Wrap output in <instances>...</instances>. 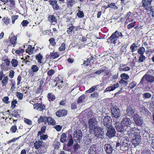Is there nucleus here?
Wrapping results in <instances>:
<instances>
[{"mask_svg":"<svg viewBox=\"0 0 154 154\" xmlns=\"http://www.w3.org/2000/svg\"><path fill=\"white\" fill-rule=\"evenodd\" d=\"M123 36L122 32H119L118 30H116L107 39V42L110 44L115 45L117 43L118 39L119 37H120L122 38Z\"/></svg>","mask_w":154,"mask_h":154,"instance_id":"f257e3e1","label":"nucleus"},{"mask_svg":"<svg viewBox=\"0 0 154 154\" xmlns=\"http://www.w3.org/2000/svg\"><path fill=\"white\" fill-rule=\"evenodd\" d=\"M94 133L95 136L98 138L102 139L104 137V133L102 128L98 126L94 127Z\"/></svg>","mask_w":154,"mask_h":154,"instance_id":"f03ea898","label":"nucleus"},{"mask_svg":"<svg viewBox=\"0 0 154 154\" xmlns=\"http://www.w3.org/2000/svg\"><path fill=\"white\" fill-rule=\"evenodd\" d=\"M126 131L127 132V134L130 137L135 135L137 134H139L140 130L136 128L130 127L126 128Z\"/></svg>","mask_w":154,"mask_h":154,"instance_id":"7ed1b4c3","label":"nucleus"},{"mask_svg":"<svg viewBox=\"0 0 154 154\" xmlns=\"http://www.w3.org/2000/svg\"><path fill=\"white\" fill-rule=\"evenodd\" d=\"M145 79L148 82L152 83L154 82V77L153 76L148 74H145L142 78L140 84H143V82L144 81Z\"/></svg>","mask_w":154,"mask_h":154,"instance_id":"20e7f679","label":"nucleus"},{"mask_svg":"<svg viewBox=\"0 0 154 154\" xmlns=\"http://www.w3.org/2000/svg\"><path fill=\"white\" fill-rule=\"evenodd\" d=\"M122 124L127 128L132 127V125H134L131 120L129 118L127 117L124 118L121 121Z\"/></svg>","mask_w":154,"mask_h":154,"instance_id":"39448f33","label":"nucleus"},{"mask_svg":"<svg viewBox=\"0 0 154 154\" xmlns=\"http://www.w3.org/2000/svg\"><path fill=\"white\" fill-rule=\"evenodd\" d=\"M112 119L111 117L108 116H105L103 119L104 125L106 128H110L111 125Z\"/></svg>","mask_w":154,"mask_h":154,"instance_id":"423d86ee","label":"nucleus"},{"mask_svg":"<svg viewBox=\"0 0 154 154\" xmlns=\"http://www.w3.org/2000/svg\"><path fill=\"white\" fill-rule=\"evenodd\" d=\"M128 142L125 138L122 137L120 141V149L124 151L128 149Z\"/></svg>","mask_w":154,"mask_h":154,"instance_id":"0eeeda50","label":"nucleus"},{"mask_svg":"<svg viewBox=\"0 0 154 154\" xmlns=\"http://www.w3.org/2000/svg\"><path fill=\"white\" fill-rule=\"evenodd\" d=\"M9 39L10 44H9L8 46L13 45V47H15L17 43V36H15L14 33L12 32L11 34V36L9 37Z\"/></svg>","mask_w":154,"mask_h":154,"instance_id":"6e6552de","label":"nucleus"},{"mask_svg":"<svg viewBox=\"0 0 154 154\" xmlns=\"http://www.w3.org/2000/svg\"><path fill=\"white\" fill-rule=\"evenodd\" d=\"M141 140V136L139 134H137L133 136L132 140V143L135 146L140 143Z\"/></svg>","mask_w":154,"mask_h":154,"instance_id":"1a4fd4ad","label":"nucleus"},{"mask_svg":"<svg viewBox=\"0 0 154 154\" xmlns=\"http://www.w3.org/2000/svg\"><path fill=\"white\" fill-rule=\"evenodd\" d=\"M97 121L94 118H91L89 119L88 121V125L89 129L91 130H93L94 127H96Z\"/></svg>","mask_w":154,"mask_h":154,"instance_id":"9d476101","label":"nucleus"},{"mask_svg":"<svg viewBox=\"0 0 154 154\" xmlns=\"http://www.w3.org/2000/svg\"><path fill=\"white\" fill-rule=\"evenodd\" d=\"M133 119L135 124L140 126L143 124V120L142 118L137 114H134Z\"/></svg>","mask_w":154,"mask_h":154,"instance_id":"9b49d317","label":"nucleus"},{"mask_svg":"<svg viewBox=\"0 0 154 154\" xmlns=\"http://www.w3.org/2000/svg\"><path fill=\"white\" fill-rule=\"evenodd\" d=\"M104 148L107 154H113L115 152L113 147L110 144H106L104 145Z\"/></svg>","mask_w":154,"mask_h":154,"instance_id":"f8f14e48","label":"nucleus"},{"mask_svg":"<svg viewBox=\"0 0 154 154\" xmlns=\"http://www.w3.org/2000/svg\"><path fill=\"white\" fill-rule=\"evenodd\" d=\"M152 1L153 0H142V6L147 11L149 10L150 8L149 6L151 4Z\"/></svg>","mask_w":154,"mask_h":154,"instance_id":"ddd939ff","label":"nucleus"},{"mask_svg":"<svg viewBox=\"0 0 154 154\" xmlns=\"http://www.w3.org/2000/svg\"><path fill=\"white\" fill-rule=\"evenodd\" d=\"M108 129L107 131L106 135L109 138H112L115 136L116 131L115 129L113 128L112 126L110 128H107Z\"/></svg>","mask_w":154,"mask_h":154,"instance_id":"4468645a","label":"nucleus"},{"mask_svg":"<svg viewBox=\"0 0 154 154\" xmlns=\"http://www.w3.org/2000/svg\"><path fill=\"white\" fill-rule=\"evenodd\" d=\"M115 125L117 131L118 132H123L125 129H126L125 127L122 124L121 122L120 124L119 122H116Z\"/></svg>","mask_w":154,"mask_h":154,"instance_id":"2eb2a0df","label":"nucleus"},{"mask_svg":"<svg viewBox=\"0 0 154 154\" xmlns=\"http://www.w3.org/2000/svg\"><path fill=\"white\" fill-rule=\"evenodd\" d=\"M116 107H117V106ZM111 110L112 114L115 118H118L120 116L121 114L120 113V110L118 108L113 107L111 108Z\"/></svg>","mask_w":154,"mask_h":154,"instance_id":"dca6fc26","label":"nucleus"},{"mask_svg":"<svg viewBox=\"0 0 154 154\" xmlns=\"http://www.w3.org/2000/svg\"><path fill=\"white\" fill-rule=\"evenodd\" d=\"M82 134L80 131L75 132L73 134V137L75 140L79 142L82 138Z\"/></svg>","mask_w":154,"mask_h":154,"instance_id":"f3484780","label":"nucleus"},{"mask_svg":"<svg viewBox=\"0 0 154 154\" xmlns=\"http://www.w3.org/2000/svg\"><path fill=\"white\" fill-rule=\"evenodd\" d=\"M49 2L54 10H57L60 9V7L58 5L57 1L56 0H50Z\"/></svg>","mask_w":154,"mask_h":154,"instance_id":"a211bd4d","label":"nucleus"},{"mask_svg":"<svg viewBox=\"0 0 154 154\" xmlns=\"http://www.w3.org/2000/svg\"><path fill=\"white\" fill-rule=\"evenodd\" d=\"M147 140L148 142L151 143L150 146L154 149V136L152 134H148L147 136Z\"/></svg>","mask_w":154,"mask_h":154,"instance_id":"6ab92c4d","label":"nucleus"},{"mask_svg":"<svg viewBox=\"0 0 154 154\" xmlns=\"http://www.w3.org/2000/svg\"><path fill=\"white\" fill-rule=\"evenodd\" d=\"M39 70V67L35 65L32 66L31 69L29 71V74L32 75H33L35 73L37 72Z\"/></svg>","mask_w":154,"mask_h":154,"instance_id":"aec40b11","label":"nucleus"},{"mask_svg":"<svg viewBox=\"0 0 154 154\" xmlns=\"http://www.w3.org/2000/svg\"><path fill=\"white\" fill-rule=\"evenodd\" d=\"M119 84L118 83L113 85L111 86H110L107 87L104 91V93L108 92L113 91L115 90L116 88L119 87Z\"/></svg>","mask_w":154,"mask_h":154,"instance_id":"412c9836","label":"nucleus"},{"mask_svg":"<svg viewBox=\"0 0 154 154\" xmlns=\"http://www.w3.org/2000/svg\"><path fill=\"white\" fill-rule=\"evenodd\" d=\"M48 19L53 25H54L57 23V20L55 16L54 15H49L48 17Z\"/></svg>","mask_w":154,"mask_h":154,"instance_id":"4be33fe9","label":"nucleus"},{"mask_svg":"<svg viewBox=\"0 0 154 154\" xmlns=\"http://www.w3.org/2000/svg\"><path fill=\"white\" fill-rule=\"evenodd\" d=\"M55 81L56 82V83L55 85V86H57V85H59L58 87H60L59 86L62 87V85L63 82L62 79H61V76L60 75H59L57 77H56L54 79Z\"/></svg>","mask_w":154,"mask_h":154,"instance_id":"5701e85b","label":"nucleus"},{"mask_svg":"<svg viewBox=\"0 0 154 154\" xmlns=\"http://www.w3.org/2000/svg\"><path fill=\"white\" fill-rule=\"evenodd\" d=\"M46 121L48 125H54L56 124L55 120L51 117H47Z\"/></svg>","mask_w":154,"mask_h":154,"instance_id":"b1692460","label":"nucleus"},{"mask_svg":"<svg viewBox=\"0 0 154 154\" xmlns=\"http://www.w3.org/2000/svg\"><path fill=\"white\" fill-rule=\"evenodd\" d=\"M43 142L41 140L36 141L34 143V147L36 149H38L40 147L42 146V143Z\"/></svg>","mask_w":154,"mask_h":154,"instance_id":"393cba45","label":"nucleus"},{"mask_svg":"<svg viewBox=\"0 0 154 154\" xmlns=\"http://www.w3.org/2000/svg\"><path fill=\"white\" fill-rule=\"evenodd\" d=\"M127 114L130 117H132L134 116L133 114L134 111L131 106H128L126 110Z\"/></svg>","mask_w":154,"mask_h":154,"instance_id":"a878e982","label":"nucleus"},{"mask_svg":"<svg viewBox=\"0 0 154 154\" xmlns=\"http://www.w3.org/2000/svg\"><path fill=\"white\" fill-rule=\"evenodd\" d=\"M96 146L95 145H92L91 146L88 151L90 154H96Z\"/></svg>","mask_w":154,"mask_h":154,"instance_id":"bb28decb","label":"nucleus"},{"mask_svg":"<svg viewBox=\"0 0 154 154\" xmlns=\"http://www.w3.org/2000/svg\"><path fill=\"white\" fill-rule=\"evenodd\" d=\"M126 65H123V64H121L119 67V69L120 72L121 71H128L130 69V68L128 66L122 68L123 66H125Z\"/></svg>","mask_w":154,"mask_h":154,"instance_id":"cd10ccee","label":"nucleus"},{"mask_svg":"<svg viewBox=\"0 0 154 154\" xmlns=\"http://www.w3.org/2000/svg\"><path fill=\"white\" fill-rule=\"evenodd\" d=\"M130 14L128 13L127 15V18L126 20V21L125 22V24H127L128 23L132 22L133 21V16L131 15V13L130 12Z\"/></svg>","mask_w":154,"mask_h":154,"instance_id":"c85d7f7f","label":"nucleus"},{"mask_svg":"<svg viewBox=\"0 0 154 154\" xmlns=\"http://www.w3.org/2000/svg\"><path fill=\"white\" fill-rule=\"evenodd\" d=\"M47 117L45 116H40L38 120V123L40 124L42 122H44L45 124H46L47 123L46 121Z\"/></svg>","mask_w":154,"mask_h":154,"instance_id":"c756f323","label":"nucleus"},{"mask_svg":"<svg viewBox=\"0 0 154 154\" xmlns=\"http://www.w3.org/2000/svg\"><path fill=\"white\" fill-rule=\"evenodd\" d=\"M47 97L50 102L53 101L56 98L55 95L52 93H48V94Z\"/></svg>","mask_w":154,"mask_h":154,"instance_id":"7c9ffc66","label":"nucleus"},{"mask_svg":"<svg viewBox=\"0 0 154 154\" xmlns=\"http://www.w3.org/2000/svg\"><path fill=\"white\" fill-rule=\"evenodd\" d=\"M8 76H5L3 78V79L1 81V83L2 86H6L8 82Z\"/></svg>","mask_w":154,"mask_h":154,"instance_id":"2f4dec72","label":"nucleus"},{"mask_svg":"<svg viewBox=\"0 0 154 154\" xmlns=\"http://www.w3.org/2000/svg\"><path fill=\"white\" fill-rule=\"evenodd\" d=\"M34 48V47L32 48L31 45H29L28 46L27 50H26V52L28 53L29 55L32 54L33 53Z\"/></svg>","mask_w":154,"mask_h":154,"instance_id":"473e14b6","label":"nucleus"},{"mask_svg":"<svg viewBox=\"0 0 154 154\" xmlns=\"http://www.w3.org/2000/svg\"><path fill=\"white\" fill-rule=\"evenodd\" d=\"M59 54L57 52H51L50 54V58L55 59L59 57Z\"/></svg>","mask_w":154,"mask_h":154,"instance_id":"72a5a7b5","label":"nucleus"},{"mask_svg":"<svg viewBox=\"0 0 154 154\" xmlns=\"http://www.w3.org/2000/svg\"><path fill=\"white\" fill-rule=\"evenodd\" d=\"M138 48V46L136 45L135 43H133L130 46V49L131 50L132 52H134L136 51Z\"/></svg>","mask_w":154,"mask_h":154,"instance_id":"f704fd0d","label":"nucleus"},{"mask_svg":"<svg viewBox=\"0 0 154 154\" xmlns=\"http://www.w3.org/2000/svg\"><path fill=\"white\" fill-rule=\"evenodd\" d=\"M35 57L36 59L37 60L38 63H42V56L40 53L36 55Z\"/></svg>","mask_w":154,"mask_h":154,"instance_id":"c9c22d12","label":"nucleus"},{"mask_svg":"<svg viewBox=\"0 0 154 154\" xmlns=\"http://www.w3.org/2000/svg\"><path fill=\"white\" fill-rule=\"evenodd\" d=\"M85 94H82L78 98L77 101V103H80L85 101Z\"/></svg>","mask_w":154,"mask_h":154,"instance_id":"e433bc0d","label":"nucleus"},{"mask_svg":"<svg viewBox=\"0 0 154 154\" xmlns=\"http://www.w3.org/2000/svg\"><path fill=\"white\" fill-rule=\"evenodd\" d=\"M145 52V49L143 47H140L139 48L138 50V53L140 55H143Z\"/></svg>","mask_w":154,"mask_h":154,"instance_id":"4c0bfd02","label":"nucleus"},{"mask_svg":"<svg viewBox=\"0 0 154 154\" xmlns=\"http://www.w3.org/2000/svg\"><path fill=\"white\" fill-rule=\"evenodd\" d=\"M127 45L126 44L123 45L120 49V53L121 54H125L126 51V48H127Z\"/></svg>","mask_w":154,"mask_h":154,"instance_id":"58836bf2","label":"nucleus"},{"mask_svg":"<svg viewBox=\"0 0 154 154\" xmlns=\"http://www.w3.org/2000/svg\"><path fill=\"white\" fill-rule=\"evenodd\" d=\"M8 66H7L5 64H4V63H2L0 66L2 70L4 71L8 70L9 69Z\"/></svg>","mask_w":154,"mask_h":154,"instance_id":"ea45409f","label":"nucleus"},{"mask_svg":"<svg viewBox=\"0 0 154 154\" xmlns=\"http://www.w3.org/2000/svg\"><path fill=\"white\" fill-rule=\"evenodd\" d=\"M3 22L6 25H8L11 22L10 19L8 17H4L2 18Z\"/></svg>","mask_w":154,"mask_h":154,"instance_id":"a19ab883","label":"nucleus"},{"mask_svg":"<svg viewBox=\"0 0 154 154\" xmlns=\"http://www.w3.org/2000/svg\"><path fill=\"white\" fill-rule=\"evenodd\" d=\"M11 63L12 64V66L14 67H16L18 65V61L15 59H13L11 61Z\"/></svg>","mask_w":154,"mask_h":154,"instance_id":"79ce46f5","label":"nucleus"},{"mask_svg":"<svg viewBox=\"0 0 154 154\" xmlns=\"http://www.w3.org/2000/svg\"><path fill=\"white\" fill-rule=\"evenodd\" d=\"M66 134L65 133H63L61 136V137L60 140V142L63 143H64L66 141Z\"/></svg>","mask_w":154,"mask_h":154,"instance_id":"37998d69","label":"nucleus"},{"mask_svg":"<svg viewBox=\"0 0 154 154\" xmlns=\"http://www.w3.org/2000/svg\"><path fill=\"white\" fill-rule=\"evenodd\" d=\"M66 48V44L65 43L63 42L61 43L60 47L59 48L58 50L60 51H64Z\"/></svg>","mask_w":154,"mask_h":154,"instance_id":"c03bdc74","label":"nucleus"},{"mask_svg":"<svg viewBox=\"0 0 154 154\" xmlns=\"http://www.w3.org/2000/svg\"><path fill=\"white\" fill-rule=\"evenodd\" d=\"M97 86H92L89 89L86 91V93H91L94 92Z\"/></svg>","mask_w":154,"mask_h":154,"instance_id":"a18cd8bd","label":"nucleus"},{"mask_svg":"<svg viewBox=\"0 0 154 154\" xmlns=\"http://www.w3.org/2000/svg\"><path fill=\"white\" fill-rule=\"evenodd\" d=\"M146 57L143 55H140L138 60V62L139 63L143 62L145 60Z\"/></svg>","mask_w":154,"mask_h":154,"instance_id":"49530a36","label":"nucleus"},{"mask_svg":"<svg viewBox=\"0 0 154 154\" xmlns=\"http://www.w3.org/2000/svg\"><path fill=\"white\" fill-rule=\"evenodd\" d=\"M50 44L52 46H55L56 45V42L54 38H51L49 40Z\"/></svg>","mask_w":154,"mask_h":154,"instance_id":"de8ad7c7","label":"nucleus"},{"mask_svg":"<svg viewBox=\"0 0 154 154\" xmlns=\"http://www.w3.org/2000/svg\"><path fill=\"white\" fill-rule=\"evenodd\" d=\"M109 8H111L112 9L114 10H116L118 8L117 6L116 5L115 3H109Z\"/></svg>","mask_w":154,"mask_h":154,"instance_id":"09e8293b","label":"nucleus"},{"mask_svg":"<svg viewBox=\"0 0 154 154\" xmlns=\"http://www.w3.org/2000/svg\"><path fill=\"white\" fill-rule=\"evenodd\" d=\"M74 3V0H68L67 2V4L68 7H71Z\"/></svg>","mask_w":154,"mask_h":154,"instance_id":"8fccbe9b","label":"nucleus"},{"mask_svg":"<svg viewBox=\"0 0 154 154\" xmlns=\"http://www.w3.org/2000/svg\"><path fill=\"white\" fill-rule=\"evenodd\" d=\"M75 26L73 25L70 26L69 28H67V30L66 31L67 33L68 34H70L72 31L74 29Z\"/></svg>","mask_w":154,"mask_h":154,"instance_id":"3c124183","label":"nucleus"},{"mask_svg":"<svg viewBox=\"0 0 154 154\" xmlns=\"http://www.w3.org/2000/svg\"><path fill=\"white\" fill-rule=\"evenodd\" d=\"M55 73V71L54 69H51L48 71L47 74L49 77L51 76Z\"/></svg>","mask_w":154,"mask_h":154,"instance_id":"603ef678","label":"nucleus"},{"mask_svg":"<svg viewBox=\"0 0 154 154\" xmlns=\"http://www.w3.org/2000/svg\"><path fill=\"white\" fill-rule=\"evenodd\" d=\"M136 23V22L134 21L133 22L129 23L127 26V28L128 29H130L134 27L135 26Z\"/></svg>","mask_w":154,"mask_h":154,"instance_id":"864d4df0","label":"nucleus"},{"mask_svg":"<svg viewBox=\"0 0 154 154\" xmlns=\"http://www.w3.org/2000/svg\"><path fill=\"white\" fill-rule=\"evenodd\" d=\"M120 77L122 78V79L125 80H128L129 78V75L125 73L121 74L120 75Z\"/></svg>","mask_w":154,"mask_h":154,"instance_id":"5fc2aeb1","label":"nucleus"},{"mask_svg":"<svg viewBox=\"0 0 154 154\" xmlns=\"http://www.w3.org/2000/svg\"><path fill=\"white\" fill-rule=\"evenodd\" d=\"M136 83L135 82H134L133 81L132 82L129 83L128 87L131 89H133L136 86Z\"/></svg>","mask_w":154,"mask_h":154,"instance_id":"6e6d98bb","label":"nucleus"},{"mask_svg":"<svg viewBox=\"0 0 154 154\" xmlns=\"http://www.w3.org/2000/svg\"><path fill=\"white\" fill-rule=\"evenodd\" d=\"M61 113L62 116H65L67 113V111L65 109H63L59 110Z\"/></svg>","mask_w":154,"mask_h":154,"instance_id":"4d7b16f0","label":"nucleus"},{"mask_svg":"<svg viewBox=\"0 0 154 154\" xmlns=\"http://www.w3.org/2000/svg\"><path fill=\"white\" fill-rule=\"evenodd\" d=\"M17 97L20 100L22 99L23 97V94L22 93L20 92H17L16 93Z\"/></svg>","mask_w":154,"mask_h":154,"instance_id":"13d9d810","label":"nucleus"},{"mask_svg":"<svg viewBox=\"0 0 154 154\" xmlns=\"http://www.w3.org/2000/svg\"><path fill=\"white\" fill-rule=\"evenodd\" d=\"M67 103L66 99V98H65L64 99H63L61 100L59 103V104L60 105H66V104Z\"/></svg>","mask_w":154,"mask_h":154,"instance_id":"bf43d9fd","label":"nucleus"},{"mask_svg":"<svg viewBox=\"0 0 154 154\" xmlns=\"http://www.w3.org/2000/svg\"><path fill=\"white\" fill-rule=\"evenodd\" d=\"M17 127L16 125H13L11 126L10 129V131L13 133H15L17 130Z\"/></svg>","mask_w":154,"mask_h":154,"instance_id":"052dcab7","label":"nucleus"},{"mask_svg":"<svg viewBox=\"0 0 154 154\" xmlns=\"http://www.w3.org/2000/svg\"><path fill=\"white\" fill-rule=\"evenodd\" d=\"M16 54L19 55L21 53H23L24 52V49H22L20 50H14Z\"/></svg>","mask_w":154,"mask_h":154,"instance_id":"680f3d73","label":"nucleus"},{"mask_svg":"<svg viewBox=\"0 0 154 154\" xmlns=\"http://www.w3.org/2000/svg\"><path fill=\"white\" fill-rule=\"evenodd\" d=\"M34 109L39 111H42L45 109V106H34Z\"/></svg>","mask_w":154,"mask_h":154,"instance_id":"e2e57ef3","label":"nucleus"},{"mask_svg":"<svg viewBox=\"0 0 154 154\" xmlns=\"http://www.w3.org/2000/svg\"><path fill=\"white\" fill-rule=\"evenodd\" d=\"M29 22L27 20H24L21 23V24L23 27L26 26L29 24Z\"/></svg>","mask_w":154,"mask_h":154,"instance_id":"0e129e2a","label":"nucleus"},{"mask_svg":"<svg viewBox=\"0 0 154 154\" xmlns=\"http://www.w3.org/2000/svg\"><path fill=\"white\" fill-rule=\"evenodd\" d=\"M89 60V59L88 58L86 60L84 61L83 64L86 66L90 65L91 64Z\"/></svg>","mask_w":154,"mask_h":154,"instance_id":"69168bd1","label":"nucleus"},{"mask_svg":"<svg viewBox=\"0 0 154 154\" xmlns=\"http://www.w3.org/2000/svg\"><path fill=\"white\" fill-rule=\"evenodd\" d=\"M9 98L8 97H5L2 99L3 102L6 103L8 104L10 103V101H8Z\"/></svg>","mask_w":154,"mask_h":154,"instance_id":"338daca9","label":"nucleus"},{"mask_svg":"<svg viewBox=\"0 0 154 154\" xmlns=\"http://www.w3.org/2000/svg\"><path fill=\"white\" fill-rule=\"evenodd\" d=\"M24 122L28 125H31L32 124V121L28 119L25 118L24 119Z\"/></svg>","mask_w":154,"mask_h":154,"instance_id":"774afa93","label":"nucleus"}]
</instances>
